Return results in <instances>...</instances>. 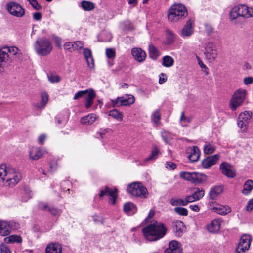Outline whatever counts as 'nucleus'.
I'll use <instances>...</instances> for the list:
<instances>
[{
    "instance_id": "nucleus-1",
    "label": "nucleus",
    "mask_w": 253,
    "mask_h": 253,
    "mask_svg": "<svg viewBox=\"0 0 253 253\" xmlns=\"http://www.w3.org/2000/svg\"><path fill=\"white\" fill-rule=\"evenodd\" d=\"M22 174L19 169L5 164L0 165V180L6 186L12 187L21 179Z\"/></svg>"
},
{
    "instance_id": "nucleus-2",
    "label": "nucleus",
    "mask_w": 253,
    "mask_h": 253,
    "mask_svg": "<svg viewBox=\"0 0 253 253\" xmlns=\"http://www.w3.org/2000/svg\"><path fill=\"white\" fill-rule=\"evenodd\" d=\"M167 231L165 226L161 222L154 221L142 229L145 238L149 241H157L163 238Z\"/></svg>"
},
{
    "instance_id": "nucleus-3",
    "label": "nucleus",
    "mask_w": 253,
    "mask_h": 253,
    "mask_svg": "<svg viewBox=\"0 0 253 253\" xmlns=\"http://www.w3.org/2000/svg\"><path fill=\"white\" fill-rule=\"evenodd\" d=\"M34 47L37 54L42 56L49 55L53 49L51 42L49 39L45 37L38 39L35 42Z\"/></svg>"
},
{
    "instance_id": "nucleus-4",
    "label": "nucleus",
    "mask_w": 253,
    "mask_h": 253,
    "mask_svg": "<svg viewBox=\"0 0 253 253\" xmlns=\"http://www.w3.org/2000/svg\"><path fill=\"white\" fill-rule=\"evenodd\" d=\"M187 16V11L185 6L182 4L173 5L169 9L168 19L172 22H176Z\"/></svg>"
},
{
    "instance_id": "nucleus-5",
    "label": "nucleus",
    "mask_w": 253,
    "mask_h": 253,
    "mask_svg": "<svg viewBox=\"0 0 253 253\" xmlns=\"http://www.w3.org/2000/svg\"><path fill=\"white\" fill-rule=\"evenodd\" d=\"M230 17L232 20H235L240 17L244 18L253 17V8L248 7L244 4L235 6L231 10Z\"/></svg>"
},
{
    "instance_id": "nucleus-6",
    "label": "nucleus",
    "mask_w": 253,
    "mask_h": 253,
    "mask_svg": "<svg viewBox=\"0 0 253 253\" xmlns=\"http://www.w3.org/2000/svg\"><path fill=\"white\" fill-rule=\"evenodd\" d=\"M127 192L132 196L145 198L147 197V188L139 182H133L130 183L126 189Z\"/></svg>"
},
{
    "instance_id": "nucleus-7",
    "label": "nucleus",
    "mask_w": 253,
    "mask_h": 253,
    "mask_svg": "<svg viewBox=\"0 0 253 253\" xmlns=\"http://www.w3.org/2000/svg\"><path fill=\"white\" fill-rule=\"evenodd\" d=\"M246 90L242 88L238 89L234 92L229 103L231 110L235 111L242 105L246 98Z\"/></svg>"
},
{
    "instance_id": "nucleus-8",
    "label": "nucleus",
    "mask_w": 253,
    "mask_h": 253,
    "mask_svg": "<svg viewBox=\"0 0 253 253\" xmlns=\"http://www.w3.org/2000/svg\"><path fill=\"white\" fill-rule=\"evenodd\" d=\"M208 207L214 212L221 215H225L231 211L228 206L220 204L216 201H209Z\"/></svg>"
},
{
    "instance_id": "nucleus-9",
    "label": "nucleus",
    "mask_w": 253,
    "mask_h": 253,
    "mask_svg": "<svg viewBox=\"0 0 253 253\" xmlns=\"http://www.w3.org/2000/svg\"><path fill=\"white\" fill-rule=\"evenodd\" d=\"M252 238L250 235L245 234L243 235L236 248V253H245L250 247Z\"/></svg>"
},
{
    "instance_id": "nucleus-10",
    "label": "nucleus",
    "mask_w": 253,
    "mask_h": 253,
    "mask_svg": "<svg viewBox=\"0 0 253 253\" xmlns=\"http://www.w3.org/2000/svg\"><path fill=\"white\" fill-rule=\"evenodd\" d=\"M252 112L250 111H245L241 113L238 118V126L241 129L243 133L246 132L248 127V124L251 118Z\"/></svg>"
},
{
    "instance_id": "nucleus-11",
    "label": "nucleus",
    "mask_w": 253,
    "mask_h": 253,
    "mask_svg": "<svg viewBox=\"0 0 253 253\" xmlns=\"http://www.w3.org/2000/svg\"><path fill=\"white\" fill-rule=\"evenodd\" d=\"M205 58L210 62L214 61L217 57V51L215 45L211 42L206 43L205 47Z\"/></svg>"
},
{
    "instance_id": "nucleus-12",
    "label": "nucleus",
    "mask_w": 253,
    "mask_h": 253,
    "mask_svg": "<svg viewBox=\"0 0 253 253\" xmlns=\"http://www.w3.org/2000/svg\"><path fill=\"white\" fill-rule=\"evenodd\" d=\"M6 9L11 15L17 17H22L25 14L24 9L20 4L13 1L7 4Z\"/></svg>"
},
{
    "instance_id": "nucleus-13",
    "label": "nucleus",
    "mask_w": 253,
    "mask_h": 253,
    "mask_svg": "<svg viewBox=\"0 0 253 253\" xmlns=\"http://www.w3.org/2000/svg\"><path fill=\"white\" fill-rule=\"evenodd\" d=\"M134 96L130 95L126 97H118L116 99L112 100V105L114 107L120 106H128L134 103Z\"/></svg>"
},
{
    "instance_id": "nucleus-14",
    "label": "nucleus",
    "mask_w": 253,
    "mask_h": 253,
    "mask_svg": "<svg viewBox=\"0 0 253 253\" xmlns=\"http://www.w3.org/2000/svg\"><path fill=\"white\" fill-rule=\"evenodd\" d=\"M180 176L184 179L195 184L200 183L202 181L201 175L196 172L182 171L180 173Z\"/></svg>"
},
{
    "instance_id": "nucleus-15",
    "label": "nucleus",
    "mask_w": 253,
    "mask_h": 253,
    "mask_svg": "<svg viewBox=\"0 0 253 253\" xmlns=\"http://www.w3.org/2000/svg\"><path fill=\"white\" fill-rule=\"evenodd\" d=\"M221 173L228 178H232L236 176V171L233 166L226 163H222L219 167Z\"/></svg>"
},
{
    "instance_id": "nucleus-16",
    "label": "nucleus",
    "mask_w": 253,
    "mask_h": 253,
    "mask_svg": "<svg viewBox=\"0 0 253 253\" xmlns=\"http://www.w3.org/2000/svg\"><path fill=\"white\" fill-rule=\"evenodd\" d=\"M194 20L192 18L189 19L183 27L181 31L180 35L183 38L190 37L194 32L193 27Z\"/></svg>"
},
{
    "instance_id": "nucleus-17",
    "label": "nucleus",
    "mask_w": 253,
    "mask_h": 253,
    "mask_svg": "<svg viewBox=\"0 0 253 253\" xmlns=\"http://www.w3.org/2000/svg\"><path fill=\"white\" fill-rule=\"evenodd\" d=\"M223 191V187L222 185H216L210 188L208 196L209 199L212 201L217 200Z\"/></svg>"
},
{
    "instance_id": "nucleus-18",
    "label": "nucleus",
    "mask_w": 253,
    "mask_h": 253,
    "mask_svg": "<svg viewBox=\"0 0 253 253\" xmlns=\"http://www.w3.org/2000/svg\"><path fill=\"white\" fill-rule=\"evenodd\" d=\"M164 253H182L180 243L175 240L170 241L169 247L165 250Z\"/></svg>"
},
{
    "instance_id": "nucleus-19",
    "label": "nucleus",
    "mask_w": 253,
    "mask_h": 253,
    "mask_svg": "<svg viewBox=\"0 0 253 253\" xmlns=\"http://www.w3.org/2000/svg\"><path fill=\"white\" fill-rule=\"evenodd\" d=\"M219 156L218 154H215L212 156L208 157L202 161V165L203 168L208 169L212 166L215 165L218 161Z\"/></svg>"
},
{
    "instance_id": "nucleus-20",
    "label": "nucleus",
    "mask_w": 253,
    "mask_h": 253,
    "mask_svg": "<svg viewBox=\"0 0 253 253\" xmlns=\"http://www.w3.org/2000/svg\"><path fill=\"white\" fill-rule=\"evenodd\" d=\"M188 158L191 162L197 161L200 156V151L197 146H193L188 148Z\"/></svg>"
},
{
    "instance_id": "nucleus-21",
    "label": "nucleus",
    "mask_w": 253,
    "mask_h": 253,
    "mask_svg": "<svg viewBox=\"0 0 253 253\" xmlns=\"http://www.w3.org/2000/svg\"><path fill=\"white\" fill-rule=\"evenodd\" d=\"M131 53L134 58L139 62H143L146 57L145 52L140 48H132Z\"/></svg>"
},
{
    "instance_id": "nucleus-22",
    "label": "nucleus",
    "mask_w": 253,
    "mask_h": 253,
    "mask_svg": "<svg viewBox=\"0 0 253 253\" xmlns=\"http://www.w3.org/2000/svg\"><path fill=\"white\" fill-rule=\"evenodd\" d=\"M44 155V152L40 147H32L29 151V159L38 160Z\"/></svg>"
},
{
    "instance_id": "nucleus-23",
    "label": "nucleus",
    "mask_w": 253,
    "mask_h": 253,
    "mask_svg": "<svg viewBox=\"0 0 253 253\" xmlns=\"http://www.w3.org/2000/svg\"><path fill=\"white\" fill-rule=\"evenodd\" d=\"M221 223L222 221L219 219L212 220L207 226L208 231L212 233H217L219 232L221 229Z\"/></svg>"
},
{
    "instance_id": "nucleus-24",
    "label": "nucleus",
    "mask_w": 253,
    "mask_h": 253,
    "mask_svg": "<svg viewBox=\"0 0 253 253\" xmlns=\"http://www.w3.org/2000/svg\"><path fill=\"white\" fill-rule=\"evenodd\" d=\"M86 90L87 92L84 98L85 99V107L88 109L92 105L93 100L96 96V93L92 89H86Z\"/></svg>"
},
{
    "instance_id": "nucleus-25",
    "label": "nucleus",
    "mask_w": 253,
    "mask_h": 253,
    "mask_svg": "<svg viewBox=\"0 0 253 253\" xmlns=\"http://www.w3.org/2000/svg\"><path fill=\"white\" fill-rule=\"evenodd\" d=\"M173 231L176 236L180 237L185 231L186 228L183 222L177 220L173 223Z\"/></svg>"
},
{
    "instance_id": "nucleus-26",
    "label": "nucleus",
    "mask_w": 253,
    "mask_h": 253,
    "mask_svg": "<svg viewBox=\"0 0 253 253\" xmlns=\"http://www.w3.org/2000/svg\"><path fill=\"white\" fill-rule=\"evenodd\" d=\"M62 246L61 244L56 243L49 244L45 249V253H61Z\"/></svg>"
},
{
    "instance_id": "nucleus-27",
    "label": "nucleus",
    "mask_w": 253,
    "mask_h": 253,
    "mask_svg": "<svg viewBox=\"0 0 253 253\" xmlns=\"http://www.w3.org/2000/svg\"><path fill=\"white\" fill-rule=\"evenodd\" d=\"M11 232L10 223L6 221H0V234L2 236L8 235Z\"/></svg>"
},
{
    "instance_id": "nucleus-28",
    "label": "nucleus",
    "mask_w": 253,
    "mask_h": 253,
    "mask_svg": "<svg viewBox=\"0 0 253 253\" xmlns=\"http://www.w3.org/2000/svg\"><path fill=\"white\" fill-rule=\"evenodd\" d=\"M123 210L125 213L128 215H131L137 211L136 205L132 202H127L125 204Z\"/></svg>"
},
{
    "instance_id": "nucleus-29",
    "label": "nucleus",
    "mask_w": 253,
    "mask_h": 253,
    "mask_svg": "<svg viewBox=\"0 0 253 253\" xmlns=\"http://www.w3.org/2000/svg\"><path fill=\"white\" fill-rule=\"evenodd\" d=\"M97 119V116L94 113H90L82 117L80 120L81 124L89 125L93 124Z\"/></svg>"
},
{
    "instance_id": "nucleus-30",
    "label": "nucleus",
    "mask_w": 253,
    "mask_h": 253,
    "mask_svg": "<svg viewBox=\"0 0 253 253\" xmlns=\"http://www.w3.org/2000/svg\"><path fill=\"white\" fill-rule=\"evenodd\" d=\"M84 54L88 66L90 68H93L94 66V62L91 50L88 48L84 49Z\"/></svg>"
},
{
    "instance_id": "nucleus-31",
    "label": "nucleus",
    "mask_w": 253,
    "mask_h": 253,
    "mask_svg": "<svg viewBox=\"0 0 253 253\" xmlns=\"http://www.w3.org/2000/svg\"><path fill=\"white\" fill-rule=\"evenodd\" d=\"M48 94L46 92H42L41 94V102L35 104V107L38 109L44 108L48 101Z\"/></svg>"
},
{
    "instance_id": "nucleus-32",
    "label": "nucleus",
    "mask_w": 253,
    "mask_h": 253,
    "mask_svg": "<svg viewBox=\"0 0 253 253\" xmlns=\"http://www.w3.org/2000/svg\"><path fill=\"white\" fill-rule=\"evenodd\" d=\"M253 189V180H247L243 185V188L242 190V193L244 195H249Z\"/></svg>"
},
{
    "instance_id": "nucleus-33",
    "label": "nucleus",
    "mask_w": 253,
    "mask_h": 253,
    "mask_svg": "<svg viewBox=\"0 0 253 253\" xmlns=\"http://www.w3.org/2000/svg\"><path fill=\"white\" fill-rule=\"evenodd\" d=\"M161 136L166 144H170L173 138V135L167 131L163 130L161 132Z\"/></svg>"
},
{
    "instance_id": "nucleus-34",
    "label": "nucleus",
    "mask_w": 253,
    "mask_h": 253,
    "mask_svg": "<svg viewBox=\"0 0 253 253\" xmlns=\"http://www.w3.org/2000/svg\"><path fill=\"white\" fill-rule=\"evenodd\" d=\"M174 63L173 58L169 55L165 56L162 58V65L165 67H172Z\"/></svg>"
},
{
    "instance_id": "nucleus-35",
    "label": "nucleus",
    "mask_w": 253,
    "mask_h": 253,
    "mask_svg": "<svg viewBox=\"0 0 253 253\" xmlns=\"http://www.w3.org/2000/svg\"><path fill=\"white\" fill-rule=\"evenodd\" d=\"M3 240L5 243H21L22 242V238L20 236L12 235L4 238Z\"/></svg>"
},
{
    "instance_id": "nucleus-36",
    "label": "nucleus",
    "mask_w": 253,
    "mask_h": 253,
    "mask_svg": "<svg viewBox=\"0 0 253 253\" xmlns=\"http://www.w3.org/2000/svg\"><path fill=\"white\" fill-rule=\"evenodd\" d=\"M149 52L150 57L154 60L156 59L160 56L159 51L153 45H149Z\"/></svg>"
},
{
    "instance_id": "nucleus-37",
    "label": "nucleus",
    "mask_w": 253,
    "mask_h": 253,
    "mask_svg": "<svg viewBox=\"0 0 253 253\" xmlns=\"http://www.w3.org/2000/svg\"><path fill=\"white\" fill-rule=\"evenodd\" d=\"M108 115L119 121H122L123 120V114L116 109L110 110L108 113Z\"/></svg>"
},
{
    "instance_id": "nucleus-38",
    "label": "nucleus",
    "mask_w": 253,
    "mask_h": 253,
    "mask_svg": "<svg viewBox=\"0 0 253 253\" xmlns=\"http://www.w3.org/2000/svg\"><path fill=\"white\" fill-rule=\"evenodd\" d=\"M159 154V150L158 148L155 146L153 147L151 154L150 156L145 158V161H154L157 158L158 155Z\"/></svg>"
},
{
    "instance_id": "nucleus-39",
    "label": "nucleus",
    "mask_w": 253,
    "mask_h": 253,
    "mask_svg": "<svg viewBox=\"0 0 253 253\" xmlns=\"http://www.w3.org/2000/svg\"><path fill=\"white\" fill-rule=\"evenodd\" d=\"M193 117L192 116H185L184 112L181 114L180 121L182 126H187L188 124L191 122Z\"/></svg>"
},
{
    "instance_id": "nucleus-40",
    "label": "nucleus",
    "mask_w": 253,
    "mask_h": 253,
    "mask_svg": "<svg viewBox=\"0 0 253 253\" xmlns=\"http://www.w3.org/2000/svg\"><path fill=\"white\" fill-rule=\"evenodd\" d=\"M81 6L85 11H90L95 8L94 4L88 1H83L81 2Z\"/></svg>"
},
{
    "instance_id": "nucleus-41",
    "label": "nucleus",
    "mask_w": 253,
    "mask_h": 253,
    "mask_svg": "<svg viewBox=\"0 0 253 253\" xmlns=\"http://www.w3.org/2000/svg\"><path fill=\"white\" fill-rule=\"evenodd\" d=\"M161 116L160 111L158 109L155 110L151 115V120L155 124L158 125L160 123Z\"/></svg>"
},
{
    "instance_id": "nucleus-42",
    "label": "nucleus",
    "mask_w": 253,
    "mask_h": 253,
    "mask_svg": "<svg viewBox=\"0 0 253 253\" xmlns=\"http://www.w3.org/2000/svg\"><path fill=\"white\" fill-rule=\"evenodd\" d=\"M215 147L214 145L207 143L204 145V152L206 154H211L215 151Z\"/></svg>"
},
{
    "instance_id": "nucleus-43",
    "label": "nucleus",
    "mask_w": 253,
    "mask_h": 253,
    "mask_svg": "<svg viewBox=\"0 0 253 253\" xmlns=\"http://www.w3.org/2000/svg\"><path fill=\"white\" fill-rule=\"evenodd\" d=\"M68 118V114L67 113H66V115H62V114H59L55 117V120H56L58 124L64 125L67 121Z\"/></svg>"
},
{
    "instance_id": "nucleus-44",
    "label": "nucleus",
    "mask_w": 253,
    "mask_h": 253,
    "mask_svg": "<svg viewBox=\"0 0 253 253\" xmlns=\"http://www.w3.org/2000/svg\"><path fill=\"white\" fill-rule=\"evenodd\" d=\"M170 203L172 206H186L184 199L172 198L170 200Z\"/></svg>"
},
{
    "instance_id": "nucleus-45",
    "label": "nucleus",
    "mask_w": 253,
    "mask_h": 253,
    "mask_svg": "<svg viewBox=\"0 0 253 253\" xmlns=\"http://www.w3.org/2000/svg\"><path fill=\"white\" fill-rule=\"evenodd\" d=\"M175 212L181 216H186L188 215V211L187 209L181 207H177L174 209Z\"/></svg>"
},
{
    "instance_id": "nucleus-46",
    "label": "nucleus",
    "mask_w": 253,
    "mask_h": 253,
    "mask_svg": "<svg viewBox=\"0 0 253 253\" xmlns=\"http://www.w3.org/2000/svg\"><path fill=\"white\" fill-rule=\"evenodd\" d=\"M196 201L199 200L203 198L205 195V191L203 189L196 188V190L192 194Z\"/></svg>"
},
{
    "instance_id": "nucleus-47",
    "label": "nucleus",
    "mask_w": 253,
    "mask_h": 253,
    "mask_svg": "<svg viewBox=\"0 0 253 253\" xmlns=\"http://www.w3.org/2000/svg\"><path fill=\"white\" fill-rule=\"evenodd\" d=\"M166 36L167 40V43L170 44L174 42L175 35L172 31L167 30L166 31Z\"/></svg>"
},
{
    "instance_id": "nucleus-48",
    "label": "nucleus",
    "mask_w": 253,
    "mask_h": 253,
    "mask_svg": "<svg viewBox=\"0 0 253 253\" xmlns=\"http://www.w3.org/2000/svg\"><path fill=\"white\" fill-rule=\"evenodd\" d=\"M109 196L110 197L109 199L110 202L111 204L115 205L118 196L117 189L116 188H114L112 192L110 193Z\"/></svg>"
},
{
    "instance_id": "nucleus-49",
    "label": "nucleus",
    "mask_w": 253,
    "mask_h": 253,
    "mask_svg": "<svg viewBox=\"0 0 253 253\" xmlns=\"http://www.w3.org/2000/svg\"><path fill=\"white\" fill-rule=\"evenodd\" d=\"M31 197V191L29 189H25L23 192L22 193L21 200L22 202H26Z\"/></svg>"
},
{
    "instance_id": "nucleus-50",
    "label": "nucleus",
    "mask_w": 253,
    "mask_h": 253,
    "mask_svg": "<svg viewBox=\"0 0 253 253\" xmlns=\"http://www.w3.org/2000/svg\"><path fill=\"white\" fill-rule=\"evenodd\" d=\"M48 79L51 83H57L60 81L61 78L59 76L53 74H48Z\"/></svg>"
},
{
    "instance_id": "nucleus-51",
    "label": "nucleus",
    "mask_w": 253,
    "mask_h": 253,
    "mask_svg": "<svg viewBox=\"0 0 253 253\" xmlns=\"http://www.w3.org/2000/svg\"><path fill=\"white\" fill-rule=\"evenodd\" d=\"M48 211L53 216H59L62 213L61 210L55 208L54 207H50L48 209Z\"/></svg>"
},
{
    "instance_id": "nucleus-52",
    "label": "nucleus",
    "mask_w": 253,
    "mask_h": 253,
    "mask_svg": "<svg viewBox=\"0 0 253 253\" xmlns=\"http://www.w3.org/2000/svg\"><path fill=\"white\" fill-rule=\"evenodd\" d=\"M106 55L109 59H114L116 55L115 50L113 48H107L106 49Z\"/></svg>"
},
{
    "instance_id": "nucleus-53",
    "label": "nucleus",
    "mask_w": 253,
    "mask_h": 253,
    "mask_svg": "<svg viewBox=\"0 0 253 253\" xmlns=\"http://www.w3.org/2000/svg\"><path fill=\"white\" fill-rule=\"evenodd\" d=\"M113 189L110 188L108 186L105 187L104 189L100 191V193L99 195L100 198H102L104 195H109L110 193L112 192Z\"/></svg>"
},
{
    "instance_id": "nucleus-54",
    "label": "nucleus",
    "mask_w": 253,
    "mask_h": 253,
    "mask_svg": "<svg viewBox=\"0 0 253 253\" xmlns=\"http://www.w3.org/2000/svg\"><path fill=\"white\" fill-rule=\"evenodd\" d=\"M87 90H81L77 92L74 96V100H77L80 98L85 97L86 93H87Z\"/></svg>"
},
{
    "instance_id": "nucleus-55",
    "label": "nucleus",
    "mask_w": 253,
    "mask_h": 253,
    "mask_svg": "<svg viewBox=\"0 0 253 253\" xmlns=\"http://www.w3.org/2000/svg\"><path fill=\"white\" fill-rule=\"evenodd\" d=\"M92 217L93 221L96 224H103L105 221V219L102 216L94 215Z\"/></svg>"
},
{
    "instance_id": "nucleus-56",
    "label": "nucleus",
    "mask_w": 253,
    "mask_h": 253,
    "mask_svg": "<svg viewBox=\"0 0 253 253\" xmlns=\"http://www.w3.org/2000/svg\"><path fill=\"white\" fill-rule=\"evenodd\" d=\"M39 208L41 210H43L45 211H48V209H49L50 206L46 202H41L38 204Z\"/></svg>"
},
{
    "instance_id": "nucleus-57",
    "label": "nucleus",
    "mask_w": 253,
    "mask_h": 253,
    "mask_svg": "<svg viewBox=\"0 0 253 253\" xmlns=\"http://www.w3.org/2000/svg\"><path fill=\"white\" fill-rule=\"evenodd\" d=\"M29 3L32 5L33 8L37 10L41 9V6L38 3L37 0H28Z\"/></svg>"
},
{
    "instance_id": "nucleus-58",
    "label": "nucleus",
    "mask_w": 253,
    "mask_h": 253,
    "mask_svg": "<svg viewBox=\"0 0 253 253\" xmlns=\"http://www.w3.org/2000/svg\"><path fill=\"white\" fill-rule=\"evenodd\" d=\"M58 167V163L56 160H52L50 163V169L49 171L53 172Z\"/></svg>"
},
{
    "instance_id": "nucleus-59",
    "label": "nucleus",
    "mask_w": 253,
    "mask_h": 253,
    "mask_svg": "<svg viewBox=\"0 0 253 253\" xmlns=\"http://www.w3.org/2000/svg\"><path fill=\"white\" fill-rule=\"evenodd\" d=\"M166 168L169 170H174L176 168V165L171 162H166L165 163Z\"/></svg>"
},
{
    "instance_id": "nucleus-60",
    "label": "nucleus",
    "mask_w": 253,
    "mask_h": 253,
    "mask_svg": "<svg viewBox=\"0 0 253 253\" xmlns=\"http://www.w3.org/2000/svg\"><path fill=\"white\" fill-rule=\"evenodd\" d=\"M74 43V50H80L84 47V43L81 41H76Z\"/></svg>"
},
{
    "instance_id": "nucleus-61",
    "label": "nucleus",
    "mask_w": 253,
    "mask_h": 253,
    "mask_svg": "<svg viewBox=\"0 0 253 253\" xmlns=\"http://www.w3.org/2000/svg\"><path fill=\"white\" fill-rule=\"evenodd\" d=\"M0 248L1 253H11L10 249L5 244H1Z\"/></svg>"
},
{
    "instance_id": "nucleus-62",
    "label": "nucleus",
    "mask_w": 253,
    "mask_h": 253,
    "mask_svg": "<svg viewBox=\"0 0 253 253\" xmlns=\"http://www.w3.org/2000/svg\"><path fill=\"white\" fill-rule=\"evenodd\" d=\"M184 199L185 202H186V206L189 203L196 201L193 194L186 196Z\"/></svg>"
},
{
    "instance_id": "nucleus-63",
    "label": "nucleus",
    "mask_w": 253,
    "mask_h": 253,
    "mask_svg": "<svg viewBox=\"0 0 253 253\" xmlns=\"http://www.w3.org/2000/svg\"><path fill=\"white\" fill-rule=\"evenodd\" d=\"M52 40H53L54 42L56 44V45L58 47H61V39L59 37H57L56 36L53 35L52 37Z\"/></svg>"
},
{
    "instance_id": "nucleus-64",
    "label": "nucleus",
    "mask_w": 253,
    "mask_h": 253,
    "mask_svg": "<svg viewBox=\"0 0 253 253\" xmlns=\"http://www.w3.org/2000/svg\"><path fill=\"white\" fill-rule=\"evenodd\" d=\"M253 209V198L250 199L246 206V210L251 211Z\"/></svg>"
}]
</instances>
